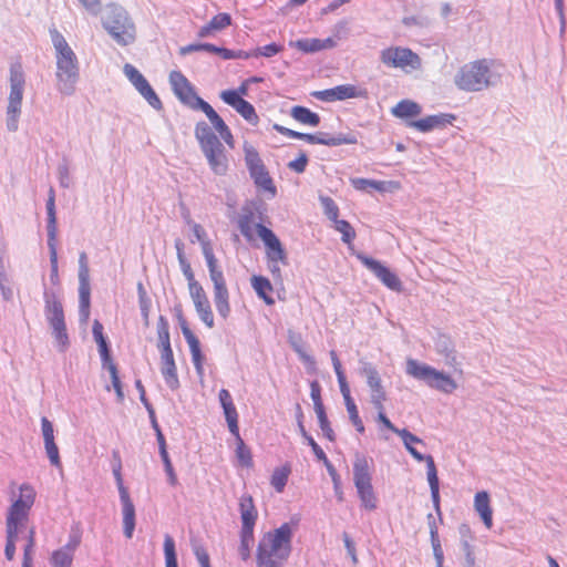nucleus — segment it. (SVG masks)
I'll list each match as a JSON object with an SVG mask.
<instances>
[{"label":"nucleus","instance_id":"obj_35","mask_svg":"<svg viewBox=\"0 0 567 567\" xmlns=\"http://www.w3.org/2000/svg\"><path fill=\"white\" fill-rule=\"evenodd\" d=\"M421 112L420 104L411 100H402L392 109V114L399 118L417 116Z\"/></svg>","mask_w":567,"mask_h":567},{"label":"nucleus","instance_id":"obj_4","mask_svg":"<svg viewBox=\"0 0 567 567\" xmlns=\"http://www.w3.org/2000/svg\"><path fill=\"white\" fill-rule=\"evenodd\" d=\"M292 527L282 524L272 532L266 533L259 542L257 563H284L291 553Z\"/></svg>","mask_w":567,"mask_h":567},{"label":"nucleus","instance_id":"obj_30","mask_svg":"<svg viewBox=\"0 0 567 567\" xmlns=\"http://www.w3.org/2000/svg\"><path fill=\"white\" fill-rule=\"evenodd\" d=\"M120 498L122 503L124 535L127 538H132L135 528V507L128 493H122Z\"/></svg>","mask_w":567,"mask_h":567},{"label":"nucleus","instance_id":"obj_45","mask_svg":"<svg viewBox=\"0 0 567 567\" xmlns=\"http://www.w3.org/2000/svg\"><path fill=\"white\" fill-rule=\"evenodd\" d=\"M228 429L234 436H238V413L235 404L223 408Z\"/></svg>","mask_w":567,"mask_h":567},{"label":"nucleus","instance_id":"obj_28","mask_svg":"<svg viewBox=\"0 0 567 567\" xmlns=\"http://www.w3.org/2000/svg\"><path fill=\"white\" fill-rule=\"evenodd\" d=\"M453 120H454L453 115L437 114V115H430V116H426V117L417 120V121H412L409 123V125L420 132L426 133L436 127H443L447 124H451Z\"/></svg>","mask_w":567,"mask_h":567},{"label":"nucleus","instance_id":"obj_47","mask_svg":"<svg viewBox=\"0 0 567 567\" xmlns=\"http://www.w3.org/2000/svg\"><path fill=\"white\" fill-rule=\"evenodd\" d=\"M48 247H49V251H50V265H51L50 279L53 284H55L59 279L56 239H53L52 241H50V239H48Z\"/></svg>","mask_w":567,"mask_h":567},{"label":"nucleus","instance_id":"obj_59","mask_svg":"<svg viewBox=\"0 0 567 567\" xmlns=\"http://www.w3.org/2000/svg\"><path fill=\"white\" fill-rule=\"evenodd\" d=\"M282 51V47L276 43H270L255 50V58L261 55L265 58H271Z\"/></svg>","mask_w":567,"mask_h":567},{"label":"nucleus","instance_id":"obj_41","mask_svg":"<svg viewBox=\"0 0 567 567\" xmlns=\"http://www.w3.org/2000/svg\"><path fill=\"white\" fill-rule=\"evenodd\" d=\"M254 544V529H241L240 532V545L238 548L239 556L243 560H247L250 557V548Z\"/></svg>","mask_w":567,"mask_h":567},{"label":"nucleus","instance_id":"obj_62","mask_svg":"<svg viewBox=\"0 0 567 567\" xmlns=\"http://www.w3.org/2000/svg\"><path fill=\"white\" fill-rule=\"evenodd\" d=\"M307 164H308V157H307L306 153H301L298 158L289 162L288 167L291 171H293L298 174H301L306 171Z\"/></svg>","mask_w":567,"mask_h":567},{"label":"nucleus","instance_id":"obj_51","mask_svg":"<svg viewBox=\"0 0 567 567\" xmlns=\"http://www.w3.org/2000/svg\"><path fill=\"white\" fill-rule=\"evenodd\" d=\"M333 221L336 229L342 234V240L347 244L351 243L355 237L352 226L347 220H339L338 218Z\"/></svg>","mask_w":567,"mask_h":567},{"label":"nucleus","instance_id":"obj_46","mask_svg":"<svg viewBox=\"0 0 567 567\" xmlns=\"http://www.w3.org/2000/svg\"><path fill=\"white\" fill-rule=\"evenodd\" d=\"M235 110L250 124L256 125L258 123L259 117L255 107L248 101L243 100Z\"/></svg>","mask_w":567,"mask_h":567},{"label":"nucleus","instance_id":"obj_52","mask_svg":"<svg viewBox=\"0 0 567 567\" xmlns=\"http://www.w3.org/2000/svg\"><path fill=\"white\" fill-rule=\"evenodd\" d=\"M184 218H185L186 224L190 227L193 235H194V238L190 239L192 243H195V241L200 243V241L205 240L206 238H208L207 234H206L205 229L202 227V225L192 220L189 217V214H186L184 216Z\"/></svg>","mask_w":567,"mask_h":567},{"label":"nucleus","instance_id":"obj_44","mask_svg":"<svg viewBox=\"0 0 567 567\" xmlns=\"http://www.w3.org/2000/svg\"><path fill=\"white\" fill-rule=\"evenodd\" d=\"M290 45L303 53H315L320 51V39H300L295 42H290Z\"/></svg>","mask_w":567,"mask_h":567},{"label":"nucleus","instance_id":"obj_54","mask_svg":"<svg viewBox=\"0 0 567 567\" xmlns=\"http://www.w3.org/2000/svg\"><path fill=\"white\" fill-rule=\"evenodd\" d=\"M214 31H220L231 23V18L228 13H218L208 22Z\"/></svg>","mask_w":567,"mask_h":567},{"label":"nucleus","instance_id":"obj_31","mask_svg":"<svg viewBox=\"0 0 567 567\" xmlns=\"http://www.w3.org/2000/svg\"><path fill=\"white\" fill-rule=\"evenodd\" d=\"M350 183L357 190L360 192H367L369 188L378 192H386L391 188H399V183L396 182H383L360 177L350 178Z\"/></svg>","mask_w":567,"mask_h":567},{"label":"nucleus","instance_id":"obj_6","mask_svg":"<svg viewBox=\"0 0 567 567\" xmlns=\"http://www.w3.org/2000/svg\"><path fill=\"white\" fill-rule=\"evenodd\" d=\"M380 62L388 69L399 70L409 75L423 70L422 58L411 48L390 45L379 53Z\"/></svg>","mask_w":567,"mask_h":567},{"label":"nucleus","instance_id":"obj_42","mask_svg":"<svg viewBox=\"0 0 567 567\" xmlns=\"http://www.w3.org/2000/svg\"><path fill=\"white\" fill-rule=\"evenodd\" d=\"M164 556L166 567H178L175 542L171 535L164 537Z\"/></svg>","mask_w":567,"mask_h":567},{"label":"nucleus","instance_id":"obj_7","mask_svg":"<svg viewBox=\"0 0 567 567\" xmlns=\"http://www.w3.org/2000/svg\"><path fill=\"white\" fill-rule=\"evenodd\" d=\"M398 435L402 439L403 444L408 452L417 461L426 463V476L431 489V498L436 514L441 517L440 507V482L434 460L431 455L421 454L413 444H424L423 441L416 435L412 434L406 429H401Z\"/></svg>","mask_w":567,"mask_h":567},{"label":"nucleus","instance_id":"obj_33","mask_svg":"<svg viewBox=\"0 0 567 567\" xmlns=\"http://www.w3.org/2000/svg\"><path fill=\"white\" fill-rule=\"evenodd\" d=\"M92 333H93L95 342L99 346V352L101 355L102 363H103V365H106V363L112 362V359L110 355V350H109L106 338L103 334V326L99 320H95L93 322Z\"/></svg>","mask_w":567,"mask_h":567},{"label":"nucleus","instance_id":"obj_40","mask_svg":"<svg viewBox=\"0 0 567 567\" xmlns=\"http://www.w3.org/2000/svg\"><path fill=\"white\" fill-rule=\"evenodd\" d=\"M290 474V468L287 466L277 467L271 475V486L276 489V492H284L288 477Z\"/></svg>","mask_w":567,"mask_h":567},{"label":"nucleus","instance_id":"obj_43","mask_svg":"<svg viewBox=\"0 0 567 567\" xmlns=\"http://www.w3.org/2000/svg\"><path fill=\"white\" fill-rule=\"evenodd\" d=\"M236 437L237 447H236V456L238 462L244 467H250L252 465V456L250 450L245 445L240 434Z\"/></svg>","mask_w":567,"mask_h":567},{"label":"nucleus","instance_id":"obj_37","mask_svg":"<svg viewBox=\"0 0 567 567\" xmlns=\"http://www.w3.org/2000/svg\"><path fill=\"white\" fill-rule=\"evenodd\" d=\"M248 171L256 185L260 186L267 192H270L272 195L276 194V188L264 164L261 166H257L256 168L251 167Z\"/></svg>","mask_w":567,"mask_h":567},{"label":"nucleus","instance_id":"obj_19","mask_svg":"<svg viewBox=\"0 0 567 567\" xmlns=\"http://www.w3.org/2000/svg\"><path fill=\"white\" fill-rule=\"evenodd\" d=\"M358 258L389 289L393 291L402 290V282L400 278L388 267L382 265L380 261L364 255H359Z\"/></svg>","mask_w":567,"mask_h":567},{"label":"nucleus","instance_id":"obj_11","mask_svg":"<svg viewBox=\"0 0 567 567\" xmlns=\"http://www.w3.org/2000/svg\"><path fill=\"white\" fill-rule=\"evenodd\" d=\"M24 89V74L20 64L10 68V94L7 106V128L16 132L19 127V117Z\"/></svg>","mask_w":567,"mask_h":567},{"label":"nucleus","instance_id":"obj_14","mask_svg":"<svg viewBox=\"0 0 567 567\" xmlns=\"http://www.w3.org/2000/svg\"><path fill=\"white\" fill-rule=\"evenodd\" d=\"M209 277L214 285V303L218 315L227 319L230 313V305H229V292L226 286V280L223 271L217 266V259L215 255H210L205 257Z\"/></svg>","mask_w":567,"mask_h":567},{"label":"nucleus","instance_id":"obj_22","mask_svg":"<svg viewBox=\"0 0 567 567\" xmlns=\"http://www.w3.org/2000/svg\"><path fill=\"white\" fill-rule=\"evenodd\" d=\"M190 298L193 300V303L195 306L196 312L200 320L208 327L213 328L214 322V315L210 307V302L208 300V297L204 290V288L200 287H194L193 290H189Z\"/></svg>","mask_w":567,"mask_h":567},{"label":"nucleus","instance_id":"obj_25","mask_svg":"<svg viewBox=\"0 0 567 567\" xmlns=\"http://www.w3.org/2000/svg\"><path fill=\"white\" fill-rule=\"evenodd\" d=\"M41 431L50 463L55 467H61L59 449L54 441V427L52 422L45 416L41 419Z\"/></svg>","mask_w":567,"mask_h":567},{"label":"nucleus","instance_id":"obj_27","mask_svg":"<svg viewBox=\"0 0 567 567\" xmlns=\"http://www.w3.org/2000/svg\"><path fill=\"white\" fill-rule=\"evenodd\" d=\"M239 512L241 518V529H254L258 513L250 495H241L239 499Z\"/></svg>","mask_w":567,"mask_h":567},{"label":"nucleus","instance_id":"obj_61","mask_svg":"<svg viewBox=\"0 0 567 567\" xmlns=\"http://www.w3.org/2000/svg\"><path fill=\"white\" fill-rule=\"evenodd\" d=\"M321 203L324 209V214L329 219L336 220L338 218L339 209L334 202L330 197H321Z\"/></svg>","mask_w":567,"mask_h":567},{"label":"nucleus","instance_id":"obj_18","mask_svg":"<svg viewBox=\"0 0 567 567\" xmlns=\"http://www.w3.org/2000/svg\"><path fill=\"white\" fill-rule=\"evenodd\" d=\"M90 275L86 254L82 252L79 258V313L81 321L86 322L90 317Z\"/></svg>","mask_w":567,"mask_h":567},{"label":"nucleus","instance_id":"obj_32","mask_svg":"<svg viewBox=\"0 0 567 567\" xmlns=\"http://www.w3.org/2000/svg\"><path fill=\"white\" fill-rule=\"evenodd\" d=\"M435 348L437 353L443 355L444 363L447 367L456 369L460 365L456 351L454 350L450 339L446 337H440L435 343Z\"/></svg>","mask_w":567,"mask_h":567},{"label":"nucleus","instance_id":"obj_63","mask_svg":"<svg viewBox=\"0 0 567 567\" xmlns=\"http://www.w3.org/2000/svg\"><path fill=\"white\" fill-rule=\"evenodd\" d=\"M238 226L243 236L250 240L252 238L251 216H241Z\"/></svg>","mask_w":567,"mask_h":567},{"label":"nucleus","instance_id":"obj_49","mask_svg":"<svg viewBox=\"0 0 567 567\" xmlns=\"http://www.w3.org/2000/svg\"><path fill=\"white\" fill-rule=\"evenodd\" d=\"M245 153V163L247 168L261 166L264 163L258 154V152L251 145L245 144L244 146Z\"/></svg>","mask_w":567,"mask_h":567},{"label":"nucleus","instance_id":"obj_21","mask_svg":"<svg viewBox=\"0 0 567 567\" xmlns=\"http://www.w3.org/2000/svg\"><path fill=\"white\" fill-rule=\"evenodd\" d=\"M81 544V535L72 532L68 543L59 549L52 551L50 564L52 567H72L74 555Z\"/></svg>","mask_w":567,"mask_h":567},{"label":"nucleus","instance_id":"obj_17","mask_svg":"<svg viewBox=\"0 0 567 567\" xmlns=\"http://www.w3.org/2000/svg\"><path fill=\"white\" fill-rule=\"evenodd\" d=\"M360 374L367 379L372 405L375 409H381L386 401V392L377 368L370 362L361 361Z\"/></svg>","mask_w":567,"mask_h":567},{"label":"nucleus","instance_id":"obj_9","mask_svg":"<svg viewBox=\"0 0 567 567\" xmlns=\"http://www.w3.org/2000/svg\"><path fill=\"white\" fill-rule=\"evenodd\" d=\"M103 27L121 45L131 44L135 40V27L122 7L112 4L106 8Z\"/></svg>","mask_w":567,"mask_h":567},{"label":"nucleus","instance_id":"obj_64","mask_svg":"<svg viewBox=\"0 0 567 567\" xmlns=\"http://www.w3.org/2000/svg\"><path fill=\"white\" fill-rule=\"evenodd\" d=\"M193 550H194V554H195L200 567L210 566L209 556H208L206 549L202 545H198V544L194 545Z\"/></svg>","mask_w":567,"mask_h":567},{"label":"nucleus","instance_id":"obj_23","mask_svg":"<svg viewBox=\"0 0 567 567\" xmlns=\"http://www.w3.org/2000/svg\"><path fill=\"white\" fill-rule=\"evenodd\" d=\"M181 328H182L183 336L188 343L190 354H192V361L195 367L196 373L202 382L204 379V364H203L204 355L202 354V351H200L199 340L188 328L185 320H183L181 322Z\"/></svg>","mask_w":567,"mask_h":567},{"label":"nucleus","instance_id":"obj_1","mask_svg":"<svg viewBox=\"0 0 567 567\" xmlns=\"http://www.w3.org/2000/svg\"><path fill=\"white\" fill-rule=\"evenodd\" d=\"M51 40L55 49L56 90L65 96H71L75 93L76 84L80 80L78 58L59 31H51Z\"/></svg>","mask_w":567,"mask_h":567},{"label":"nucleus","instance_id":"obj_58","mask_svg":"<svg viewBox=\"0 0 567 567\" xmlns=\"http://www.w3.org/2000/svg\"><path fill=\"white\" fill-rule=\"evenodd\" d=\"M123 73L125 74V76L128 79V81L132 83L133 86L135 84H137L138 82H141V80H143L145 78L134 65H132L130 63L124 64Z\"/></svg>","mask_w":567,"mask_h":567},{"label":"nucleus","instance_id":"obj_57","mask_svg":"<svg viewBox=\"0 0 567 567\" xmlns=\"http://www.w3.org/2000/svg\"><path fill=\"white\" fill-rule=\"evenodd\" d=\"M196 51H206L209 53H214L215 45L210 44V43H195V44H188L186 47H182L179 49V53L182 55H186V54H189V53L196 52Z\"/></svg>","mask_w":567,"mask_h":567},{"label":"nucleus","instance_id":"obj_13","mask_svg":"<svg viewBox=\"0 0 567 567\" xmlns=\"http://www.w3.org/2000/svg\"><path fill=\"white\" fill-rule=\"evenodd\" d=\"M256 231L265 244L268 268L270 272L275 278L280 279L281 269L279 264H288V257L285 248L282 247L275 233L262 224H256Z\"/></svg>","mask_w":567,"mask_h":567},{"label":"nucleus","instance_id":"obj_48","mask_svg":"<svg viewBox=\"0 0 567 567\" xmlns=\"http://www.w3.org/2000/svg\"><path fill=\"white\" fill-rule=\"evenodd\" d=\"M106 368L111 374L112 385L116 392L117 400L122 402L124 400V392L122 389V383L118 378L117 368L113 362L106 363V365H103Z\"/></svg>","mask_w":567,"mask_h":567},{"label":"nucleus","instance_id":"obj_36","mask_svg":"<svg viewBox=\"0 0 567 567\" xmlns=\"http://www.w3.org/2000/svg\"><path fill=\"white\" fill-rule=\"evenodd\" d=\"M290 115L299 123L312 127H316L320 124V116L305 106H293L290 111Z\"/></svg>","mask_w":567,"mask_h":567},{"label":"nucleus","instance_id":"obj_55","mask_svg":"<svg viewBox=\"0 0 567 567\" xmlns=\"http://www.w3.org/2000/svg\"><path fill=\"white\" fill-rule=\"evenodd\" d=\"M183 275L187 279L188 290H193L194 287H200L202 285L195 279L194 272L192 270L190 264L187 260H182L179 262Z\"/></svg>","mask_w":567,"mask_h":567},{"label":"nucleus","instance_id":"obj_24","mask_svg":"<svg viewBox=\"0 0 567 567\" xmlns=\"http://www.w3.org/2000/svg\"><path fill=\"white\" fill-rule=\"evenodd\" d=\"M161 352V372L164 378L166 385L171 390H177L179 388V380L177 375V368L174 360L172 348L162 349Z\"/></svg>","mask_w":567,"mask_h":567},{"label":"nucleus","instance_id":"obj_8","mask_svg":"<svg viewBox=\"0 0 567 567\" xmlns=\"http://www.w3.org/2000/svg\"><path fill=\"white\" fill-rule=\"evenodd\" d=\"M406 374L412 378L425 382L430 388L435 389L445 394L454 392L457 388L455 380L444 371L421 363L415 359L406 360Z\"/></svg>","mask_w":567,"mask_h":567},{"label":"nucleus","instance_id":"obj_15","mask_svg":"<svg viewBox=\"0 0 567 567\" xmlns=\"http://www.w3.org/2000/svg\"><path fill=\"white\" fill-rule=\"evenodd\" d=\"M274 128L290 138L303 140L310 144H321L327 146H339L343 144H357L358 140L354 134H338L334 136L329 135L324 132H319L316 134L300 133L288 127H285L279 124H275Z\"/></svg>","mask_w":567,"mask_h":567},{"label":"nucleus","instance_id":"obj_50","mask_svg":"<svg viewBox=\"0 0 567 567\" xmlns=\"http://www.w3.org/2000/svg\"><path fill=\"white\" fill-rule=\"evenodd\" d=\"M138 93L146 100V102L155 110H161L163 107V104L148 83L144 89H141Z\"/></svg>","mask_w":567,"mask_h":567},{"label":"nucleus","instance_id":"obj_12","mask_svg":"<svg viewBox=\"0 0 567 567\" xmlns=\"http://www.w3.org/2000/svg\"><path fill=\"white\" fill-rule=\"evenodd\" d=\"M45 317L52 328V334L61 351L69 346V337L64 321L63 307L54 292L44 291Z\"/></svg>","mask_w":567,"mask_h":567},{"label":"nucleus","instance_id":"obj_5","mask_svg":"<svg viewBox=\"0 0 567 567\" xmlns=\"http://www.w3.org/2000/svg\"><path fill=\"white\" fill-rule=\"evenodd\" d=\"M493 64L484 59L463 65L455 74V85L465 92H478L496 84L499 76L493 73Z\"/></svg>","mask_w":567,"mask_h":567},{"label":"nucleus","instance_id":"obj_53","mask_svg":"<svg viewBox=\"0 0 567 567\" xmlns=\"http://www.w3.org/2000/svg\"><path fill=\"white\" fill-rule=\"evenodd\" d=\"M35 546V529L31 527L28 532L27 544L23 548L22 561H33V549Z\"/></svg>","mask_w":567,"mask_h":567},{"label":"nucleus","instance_id":"obj_56","mask_svg":"<svg viewBox=\"0 0 567 567\" xmlns=\"http://www.w3.org/2000/svg\"><path fill=\"white\" fill-rule=\"evenodd\" d=\"M161 458L164 463V468H165L169 485L176 486L178 481H177V476L175 474V471L172 465L168 453L167 452L162 453Z\"/></svg>","mask_w":567,"mask_h":567},{"label":"nucleus","instance_id":"obj_26","mask_svg":"<svg viewBox=\"0 0 567 567\" xmlns=\"http://www.w3.org/2000/svg\"><path fill=\"white\" fill-rule=\"evenodd\" d=\"M198 110L204 112L205 115L208 117L213 127L216 130V132H218L219 138L223 140L230 148H233L234 147L233 134H231L229 127L224 122V120L218 115V113L206 101L199 103Z\"/></svg>","mask_w":567,"mask_h":567},{"label":"nucleus","instance_id":"obj_60","mask_svg":"<svg viewBox=\"0 0 567 567\" xmlns=\"http://www.w3.org/2000/svg\"><path fill=\"white\" fill-rule=\"evenodd\" d=\"M220 97L226 104L230 105L234 109H236L239 105V103H241L244 100L235 90L223 91Z\"/></svg>","mask_w":567,"mask_h":567},{"label":"nucleus","instance_id":"obj_2","mask_svg":"<svg viewBox=\"0 0 567 567\" xmlns=\"http://www.w3.org/2000/svg\"><path fill=\"white\" fill-rule=\"evenodd\" d=\"M35 496V489L30 484L24 483L19 487V496L13 499L6 517V543L17 544L29 520Z\"/></svg>","mask_w":567,"mask_h":567},{"label":"nucleus","instance_id":"obj_39","mask_svg":"<svg viewBox=\"0 0 567 567\" xmlns=\"http://www.w3.org/2000/svg\"><path fill=\"white\" fill-rule=\"evenodd\" d=\"M157 337H158V349H169L171 340H169V326L168 321L164 316H159L157 321Z\"/></svg>","mask_w":567,"mask_h":567},{"label":"nucleus","instance_id":"obj_10","mask_svg":"<svg viewBox=\"0 0 567 567\" xmlns=\"http://www.w3.org/2000/svg\"><path fill=\"white\" fill-rule=\"evenodd\" d=\"M353 482L364 509L374 511L378 498L372 486L371 468L368 458L357 453L353 461Z\"/></svg>","mask_w":567,"mask_h":567},{"label":"nucleus","instance_id":"obj_34","mask_svg":"<svg viewBox=\"0 0 567 567\" xmlns=\"http://www.w3.org/2000/svg\"><path fill=\"white\" fill-rule=\"evenodd\" d=\"M47 215H48V224H47V231H48V239L52 241L53 239H56L58 235V228H56V214H55V194L54 189L50 188L49 196L47 200Z\"/></svg>","mask_w":567,"mask_h":567},{"label":"nucleus","instance_id":"obj_3","mask_svg":"<svg viewBox=\"0 0 567 567\" xmlns=\"http://www.w3.org/2000/svg\"><path fill=\"white\" fill-rule=\"evenodd\" d=\"M195 137L199 144L209 168L216 175L224 176L229 168V158L225 145L204 121L195 126Z\"/></svg>","mask_w":567,"mask_h":567},{"label":"nucleus","instance_id":"obj_20","mask_svg":"<svg viewBox=\"0 0 567 567\" xmlns=\"http://www.w3.org/2000/svg\"><path fill=\"white\" fill-rule=\"evenodd\" d=\"M312 95L323 102H334L348 99L367 97V91L352 84H342L331 89L316 91Z\"/></svg>","mask_w":567,"mask_h":567},{"label":"nucleus","instance_id":"obj_29","mask_svg":"<svg viewBox=\"0 0 567 567\" xmlns=\"http://www.w3.org/2000/svg\"><path fill=\"white\" fill-rule=\"evenodd\" d=\"M474 509L480 515L483 524L487 529L493 526V509L491 507V499L487 492H477L474 497Z\"/></svg>","mask_w":567,"mask_h":567},{"label":"nucleus","instance_id":"obj_38","mask_svg":"<svg viewBox=\"0 0 567 567\" xmlns=\"http://www.w3.org/2000/svg\"><path fill=\"white\" fill-rule=\"evenodd\" d=\"M251 286L258 297H260L267 305H274L275 300L268 295L272 291L270 281L262 276H254L251 278Z\"/></svg>","mask_w":567,"mask_h":567},{"label":"nucleus","instance_id":"obj_16","mask_svg":"<svg viewBox=\"0 0 567 567\" xmlns=\"http://www.w3.org/2000/svg\"><path fill=\"white\" fill-rule=\"evenodd\" d=\"M169 83L178 100L193 110H198L199 103L205 102L199 97L187 78L179 71L169 73Z\"/></svg>","mask_w":567,"mask_h":567}]
</instances>
